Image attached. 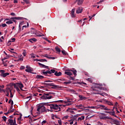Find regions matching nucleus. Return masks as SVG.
Segmentation results:
<instances>
[{
    "instance_id": "nucleus-63",
    "label": "nucleus",
    "mask_w": 125,
    "mask_h": 125,
    "mask_svg": "<svg viewBox=\"0 0 125 125\" xmlns=\"http://www.w3.org/2000/svg\"><path fill=\"white\" fill-rule=\"evenodd\" d=\"M11 40L12 41H11L12 42H15V40H16V39L15 38H12Z\"/></svg>"
},
{
    "instance_id": "nucleus-55",
    "label": "nucleus",
    "mask_w": 125,
    "mask_h": 125,
    "mask_svg": "<svg viewBox=\"0 0 125 125\" xmlns=\"http://www.w3.org/2000/svg\"><path fill=\"white\" fill-rule=\"evenodd\" d=\"M31 58H32V59H35V56H32V55H33V54H31Z\"/></svg>"
},
{
    "instance_id": "nucleus-47",
    "label": "nucleus",
    "mask_w": 125,
    "mask_h": 125,
    "mask_svg": "<svg viewBox=\"0 0 125 125\" xmlns=\"http://www.w3.org/2000/svg\"><path fill=\"white\" fill-rule=\"evenodd\" d=\"M1 26H2V27H5L7 26V24H6V23H2V25H1Z\"/></svg>"
},
{
    "instance_id": "nucleus-39",
    "label": "nucleus",
    "mask_w": 125,
    "mask_h": 125,
    "mask_svg": "<svg viewBox=\"0 0 125 125\" xmlns=\"http://www.w3.org/2000/svg\"><path fill=\"white\" fill-rule=\"evenodd\" d=\"M23 1L24 2H25V3H26V4H29V0H23Z\"/></svg>"
},
{
    "instance_id": "nucleus-62",
    "label": "nucleus",
    "mask_w": 125,
    "mask_h": 125,
    "mask_svg": "<svg viewBox=\"0 0 125 125\" xmlns=\"http://www.w3.org/2000/svg\"><path fill=\"white\" fill-rule=\"evenodd\" d=\"M65 104H66V106H70V105H71V104H68V102H67V103H65Z\"/></svg>"
},
{
    "instance_id": "nucleus-58",
    "label": "nucleus",
    "mask_w": 125,
    "mask_h": 125,
    "mask_svg": "<svg viewBox=\"0 0 125 125\" xmlns=\"http://www.w3.org/2000/svg\"><path fill=\"white\" fill-rule=\"evenodd\" d=\"M11 42H12V41H8V43H7V45L8 46H10V45H11Z\"/></svg>"
},
{
    "instance_id": "nucleus-56",
    "label": "nucleus",
    "mask_w": 125,
    "mask_h": 125,
    "mask_svg": "<svg viewBox=\"0 0 125 125\" xmlns=\"http://www.w3.org/2000/svg\"><path fill=\"white\" fill-rule=\"evenodd\" d=\"M25 69V67L23 66H21V67H20V69L21 70H24Z\"/></svg>"
},
{
    "instance_id": "nucleus-30",
    "label": "nucleus",
    "mask_w": 125,
    "mask_h": 125,
    "mask_svg": "<svg viewBox=\"0 0 125 125\" xmlns=\"http://www.w3.org/2000/svg\"><path fill=\"white\" fill-rule=\"evenodd\" d=\"M22 54H23V57L26 56V51L25 50H23V53H22Z\"/></svg>"
},
{
    "instance_id": "nucleus-61",
    "label": "nucleus",
    "mask_w": 125,
    "mask_h": 125,
    "mask_svg": "<svg viewBox=\"0 0 125 125\" xmlns=\"http://www.w3.org/2000/svg\"><path fill=\"white\" fill-rule=\"evenodd\" d=\"M82 120H83V119L81 117L78 118V121H82Z\"/></svg>"
},
{
    "instance_id": "nucleus-20",
    "label": "nucleus",
    "mask_w": 125,
    "mask_h": 125,
    "mask_svg": "<svg viewBox=\"0 0 125 125\" xmlns=\"http://www.w3.org/2000/svg\"><path fill=\"white\" fill-rule=\"evenodd\" d=\"M55 76H56L57 77H60L61 76H62V74L61 72H58L56 71L55 74H54Z\"/></svg>"
},
{
    "instance_id": "nucleus-45",
    "label": "nucleus",
    "mask_w": 125,
    "mask_h": 125,
    "mask_svg": "<svg viewBox=\"0 0 125 125\" xmlns=\"http://www.w3.org/2000/svg\"><path fill=\"white\" fill-rule=\"evenodd\" d=\"M103 109L104 110H107V111L110 110V109L108 108L107 107H104V108H103Z\"/></svg>"
},
{
    "instance_id": "nucleus-53",
    "label": "nucleus",
    "mask_w": 125,
    "mask_h": 125,
    "mask_svg": "<svg viewBox=\"0 0 125 125\" xmlns=\"http://www.w3.org/2000/svg\"><path fill=\"white\" fill-rule=\"evenodd\" d=\"M52 81L51 80H46L44 81V83H51Z\"/></svg>"
},
{
    "instance_id": "nucleus-57",
    "label": "nucleus",
    "mask_w": 125,
    "mask_h": 125,
    "mask_svg": "<svg viewBox=\"0 0 125 125\" xmlns=\"http://www.w3.org/2000/svg\"><path fill=\"white\" fill-rule=\"evenodd\" d=\"M10 15H11L12 16H16L15 13H10Z\"/></svg>"
},
{
    "instance_id": "nucleus-41",
    "label": "nucleus",
    "mask_w": 125,
    "mask_h": 125,
    "mask_svg": "<svg viewBox=\"0 0 125 125\" xmlns=\"http://www.w3.org/2000/svg\"><path fill=\"white\" fill-rule=\"evenodd\" d=\"M31 41H32L34 42H36L37 40L35 38H32V39H31Z\"/></svg>"
},
{
    "instance_id": "nucleus-26",
    "label": "nucleus",
    "mask_w": 125,
    "mask_h": 125,
    "mask_svg": "<svg viewBox=\"0 0 125 125\" xmlns=\"http://www.w3.org/2000/svg\"><path fill=\"white\" fill-rule=\"evenodd\" d=\"M109 114H110L112 116H114L115 118H117V116L115 115V112L114 111L111 112V113H109Z\"/></svg>"
},
{
    "instance_id": "nucleus-34",
    "label": "nucleus",
    "mask_w": 125,
    "mask_h": 125,
    "mask_svg": "<svg viewBox=\"0 0 125 125\" xmlns=\"http://www.w3.org/2000/svg\"><path fill=\"white\" fill-rule=\"evenodd\" d=\"M48 62V61H47L45 59H41V60L40 61V62Z\"/></svg>"
},
{
    "instance_id": "nucleus-25",
    "label": "nucleus",
    "mask_w": 125,
    "mask_h": 125,
    "mask_svg": "<svg viewBox=\"0 0 125 125\" xmlns=\"http://www.w3.org/2000/svg\"><path fill=\"white\" fill-rule=\"evenodd\" d=\"M105 103H106L107 105H113L112 103L108 101H105Z\"/></svg>"
},
{
    "instance_id": "nucleus-23",
    "label": "nucleus",
    "mask_w": 125,
    "mask_h": 125,
    "mask_svg": "<svg viewBox=\"0 0 125 125\" xmlns=\"http://www.w3.org/2000/svg\"><path fill=\"white\" fill-rule=\"evenodd\" d=\"M55 102L56 103H64V104L67 103L66 101H64L63 100L56 101Z\"/></svg>"
},
{
    "instance_id": "nucleus-21",
    "label": "nucleus",
    "mask_w": 125,
    "mask_h": 125,
    "mask_svg": "<svg viewBox=\"0 0 125 125\" xmlns=\"http://www.w3.org/2000/svg\"><path fill=\"white\" fill-rule=\"evenodd\" d=\"M80 100H85L86 99V97H85V96H83V95H80L79 96Z\"/></svg>"
},
{
    "instance_id": "nucleus-49",
    "label": "nucleus",
    "mask_w": 125,
    "mask_h": 125,
    "mask_svg": "<svg viewBox=\"0 0 125 125\" xmlns=\"http://www.w3.org/2000/svg\"><path fill=\"white\" fill-rule=\"evenodd\" d=\"M10 98H13V95L12 93L11 90H10Z\"/></svg>"
},
{
    "instance_id": "nucleus-8",
    "label": "nucleus",
    "mask_w": 125,
    "mask_h": 125,
    "mask_svg": "<svg viewBox=\"0 0 125 125\" xmlns=\"http://www.w3.org/2000/svg\"><path fill=\"white\" fill-rule=\"evenodd\" d=\"M0 73H1V76L4 78L9 75V73H5V70H0Z\"/></svg>"
},
{
    "instance_id": "nucleus-37",
    "label": "nucleus",
    "mask_w": 125,
    "mask_h": 125,
    "mask_svg": "<svg viewBox=\"0 0 125 125\" xmlns=\"http://www.w3.org/2000/svg\"><path fill=\"white\" fill-rule=\"evenodd\" d=\"M49 71H50V72L52 74V73H56V70L54 69H51L50 70H49Z\"/></svg>"
},
{
    "instance_id": "nucleus-5",
    "label": "nucleus",
    "mask_w": 125,
    "mask_h": 125,
    "mask_svg": "<svg viewBox=\"0 0 125 125\" xmlns=\"http://www.w3.org/2000/svg\"><path fill=\"white\" fill-rule=\"evenodd\" d=\"M37 110L39 112V113H42V112H46V107H45V106L42 105H39L38 106Z\"/></svg>"
},
{
    "instance_id": "nucleus-44",
    "label": "nucleus",
    "mask_w": 125,
    "mask_h": 125,
    "mask_svg": "<svg viewBox=\"0 0 125 125\" xmlns=\"http://www.w3.org/2000/svg\"><path fill=\"white\" fill-rule=\"evenodd\" d=\"M70 14H71V17L72 18H75V13H70Z\"/></svg>"
},
{
    "instance_id": "nucleus-42",
    "label": "nucleus",
    "mask_w": 125,
    "mask_h": 125,
    "mask_svg": "<svg viewBox=\"0 0 125 125\" xmlns=\"http://www.w3.org/2000/svg\"><path fill=\"white\" fill-rule=\"evenodd\" d=\"M35 34L36 35H37V37H42V35L39 34L37 33H35Z\"/></svg>"
},
{
    "instance_id": "nucleus-10",
    "label": "nucleus",
    "mask_w": 125,
    "mask_h": 125,
    "mask_svg": "<svg viewBox=\"0 0 125 125\" xmlns=\"http://www.w3.org/2000/svg\"><path fill=\"white\" fill-rule=\"evenodd\" d=\"M81 116V114H77L76 115H74L73 117V115L70 117L71 118H72V121H75L77 120V118Z\"/></svg>"
},
{
    "instance_id": "nucleus-35",
    "label": "nucleus",
    "mask_w": 125,
    "mask_h": 125,
    "mask_svg": "<svg viewBox=\"0 0 125 125\" xmlns=\"http://www.w3.org/2000/svg\"><path fill=\"white\" fill-rule=\"evenodd\" d=\"M20 117L18 118V121H21V117L22 116V114H20Z\"/></svg>"
},
{
    "instance_id": "nucleus-27",
    "label": "nucleus",
    "mask_w": 125,
    "mask_h": 125,
    "mask_svg": "<svg viewBox=\"0 0 125 125\" xmlns=\"http://www.w3.org/2000/svg\"><path fill=\"white\" fill-rule=\"evenodd\" d=\"M13 23V21H7L6 22V23L8 25H10L11 24Z\"/></svg>"
},
{
    "instance_id": "nucleus-6",
    "label": "nucleus",
    "mask_w": 125,
    "mask_h": 125,
    "mask_svg": "<svg viewBox=\"0 0 125 125\" xmlns=\"http://www.w3.org/2000/svg\"><path fill=\"white\" fill-rule=\"evenodd\" d=\"M8 125L10 124V125H17L16 123V118H14V120L13 121V119H8Z\"/></svg>"
},
{
    "instance_id": "nucleus-31",
    "label": "nucleus",
    "mask_w": 125,
    "mask_h": 125,
    "mask_svg": "<svg viewBox=\"0 0 125 125\" xmlns=\"http://www.w3.org/2000/svg\"><path fill=\"white\" fill-rule=\"evenodd\" d=\"M56 50L57 52L60 53L61 52V50H60V49L59 48H58V47H56Z\"/></svg>"
},
{
    "instance_id": "nucleus-33",
    "label": "nucleus",
    "mask_w": 125,
    "mask_h": 125,
    "mask_svg": "<svg viewBox=\"0 0 125 125\" xmlns=\"http://www.w3.org/2000/svg\"><path fill=\"white\" fill-rule=\"evenodd\" d=\"M99 106L101 109H103L106 107L104 105H100Z\"/></svg>"
},
{
    "instance_id": "nucleus-13",
    "label": "nucleus",
    "mask_w": 125,
    "mask_h": 125,
    "mask_svg": "<svg viewBox=\"0 0 125 125\" xmlns=\"http://www.w3.org/2000/svg\"><path fill=\"white\" fill-rule=\"evenodd\" d=\"M83 7H78L77 10H76V13L77 14H81L82 13V12H83Z\"/></svg>"
},
{
    "instance_id": "nucleus-48",
    "label": "nucleus",
    "mask_w": 125,
    "mask_h": 125,
    "mask_svg": "<svg viewBox=\"0 0 125 125\" xmlns=\"http://www.w3.org/2000/svg\"><path fill=\"white\" fill-rule=\"evenodd\" d=\"M58 124H60V125H62V120H58Z\"/></svg>"
},
{
    "instance_id": "nucleus-24",
    "label": "nucleus",
    "mask_w": 125,
    "mask_h": 125,
    "mask_svg": "<svg viewBox=\"0 0 125 125\" xmlns=\"http://www.w3.org/2000/svg\"><path fill=\"white\" fill-rule=\"evenodd\" d=\"M6 62H9V61H5L4 62H2V64L4 65V67H7V63H6Z\"/></svg>"
},
{
    "instance_id": "nucleus-15",
    "label": "nucleus",
    "mask_w": 125,
    "mask_h": 125,
    "mask_svg": "<svg viewBox=\"0 0 125 125\" xmlns=\"http://www.w3.org/2000/svg\"><path fill=\"white\" fill-rule=\"evenodd\" d=\"M10 19L12 20H22L23 18H21V17H14V18H10Z\"/></svg>"
},
{
    "instance_id": "nucleus-19",
    "label": "nucleus",
    "mask_w": 125,
    "mask_h": 125,
    "mask_svg": "<svg viewBox=\"0 0 125 125\" xmlns=\"http://www.w3.org/2000/svg\"><path fill=\"white\" fill-rule=\"evenodd\" d=\"M51 86H52V88H54V89H56V88H62V87L58 85H55L54 84H53V85H52Z\"/></svg>"
},
{
    "instance_id": "nucleus-59",
    "label": "nucleus",
    "mask_w": 125,
    "mask_h": 125,
    "mask_svg": "<svg viewBox=\"0 0 125 125\" xmlns=\"http://www.w3.org/2000/svg\"><path fill=\"white\" fill-rule=\"evenodd\" d=\"M87 81L89 82L92 83V80H91V79L88 78L87 79Z\"/></svg>"
},
{
    "instance_id": "nucleus-64",
    "label": "nucleus",
    "mask_w": 125,
    "mask_h": 125,
    "mask_svg": "<svg viewBox=\"0 0 125 125\" xmlns=\"http://www.w3.org/2000/svg\"><path fill=\"white\" fill-rule=\"evenodd\" d=\"M93 91L94 92H95V91H99L98 90H97V89H96V88H93Z\"/></svg>"
},
{
    "instance_id": "nucleus-29",
    "label": "nucleus",
    "mask_w": 125,
    "mask_h": 125,
    "mask_svg": "<svg viewBox=\"0 0 125 125\" xmlns=\"http://www.w3.org/2000/svg\"><path fill=\"white\" fill-rule=\"evenodd\" d=\"M16 111V110L15 109H11V110H9L8 111V113H12V112H15Z\"/></svg>"
},
{
    "instance_id": "nucleus-16",
    "label": "nucleus",
    "mask_w": 125,
    "mask_h": 125,
    "mask_svg": "<svg viewBox=\"0 0 125 125\" xmlns=\"http://www.w3.org/2000/svg\"><path fill=\"white\" fill-rule=\"evenodd\" d=\"M44 78H46V77H44L43 76H41V75H38L36 76V79H37V80H42V79H44Z\"/></svg>"
},
{
    "instance_id": "nucleus-54",
    "label": "nucleus",
    "mask_w": 125,
    "mask_h": 125,
    "mask_svg": "<svg viewBox=\"0 0 125 125\" xmlns=\"http://www.w3.org/2000/svg\"><path fill=\"white\" fill-rule=\"evenodd\" d=\"M69 92H70L71 93H75L76 91L74 90L70 89Z\"/></svg>"
},
{
    "instance_id": "nucleus-50",
    "label": "nucleus",
    "mask_w": 125,
    "mask_h": 125,
    "mask_svg": "<svg viewBox=\"0 0 125 125\" xmlns=\"http://www.w3.org/2000/svg\"><path fill=\"white\" fill-rule=\"evenodd\" d=\"M21 25H19V31H18V33H20L21 31Z\"/></svg>"
},
{
    "instance_id": "nucleus-51",
    "label": "nucleus",
    "mask_w": 125,
    "mask_h": 125,
    "mask_svg": "<svg viewBox=\"0 0 125 125\" xmlns=\"http://www.w3.org/2000/svg\"><path fill=\"white\" fill-rule=\"evenodd\" d=\"M68 79L70 80H75V79L74 78V77H70Z\"/></svg>"
},
{
    "instance_id": "nucleus-43",
    "label": "nucleus",
    "mask_w": 125,
    "mask_h": 125,
    "mask_svg": "<svg viewBox=\"0 0 125 125\" xmlns=\"http://www.w3.org/2000/svg\"><path fill=\"white\" fill-rule=\"evenodd\" d=\"M75 8L72 9V10H71V13L75 14Z\"/></svg>"
},
{
    "instance_id": "nucleus-3",
    "label": "nucleus",
    "mask_w": 125,
    "mask_h": 125,
    "mask_svg": "<svg viewBox=\"0 0 125 125\" xmlns=\"http://www.w3.org/2000/svg\"><path fill=\"white\" fill-rule=\"evenodd\" d=\"M73 73L74 75V77L77 76V70H71V69H67L65 70V72H64V74L68 75V76H71L72 75V73Z\"/></svg>"
},
{
    "instance_id": "nucleus-1",
    "label": "nucleus",
    "mask_w": 125,
    "mask_h": 125,
    "mask_svg": "<svg viewBox=\"0 0 125 125\" xmlns=\"http://www.w3.org/2000/svg\"><path fill=\"white\" fill-rule=\"evenodd\" d=\"M54 95L55 93H53L52 92H49L48 93H43L42 96L41 97V99L43 100H50L53 98V96H51V95Z\"/></svg>"
},
{
    "instance_id": "nucleus-12",
    "label": "nucleus",
    "mask_w": 125,
    "mask_h": 125,
    "mask_svg": "<svg viewBox=\"0 0 125 125\" xmlns=\"http://www.w3.org/2000/svg\"><path fill=\"white\" fill-rule=\"evenodd\" d=\"M41 72H42L41 74L43 75V76H45V77L46 76L50 77L51 76V75H48V74L45 71V70H42L41 71Z\"/></svg>"
},
{
    "instance_id": "nucleus-7",
    "label": "nucleus",
    "mask_w": 125,
    "mask_h": 125,
    "mask_svg": "<svg viewBox=\"0 0 125 125\" xmlns=\"http://www.w3.org/2000/svg\"><path fill=\"white\" fill-rule=\"evenodd\" d=\"M110 124H111V125L114 124L115 125H120V121L115 119H112V121H111Z\"/></svg>"
},
{
    "instance_id": "nucleus-32",
    "label": "nucleus",
    "mask_w": 125,
    "mask_h": 125,
    "mask_svg": "<svg viewBox=\"0 0 125 125\" xmlns=\"http://www.w3.org/2000/svg\"><path fill=\"white\" fill-rule=\"evenodd\" d=\"M56 58V57H48V58H47V59L49 60H55Z\"/></svg>"
},
{
    "instance_id": "nucleus-52",
    "label": "nucleus",
    "mask_w": 125,
    "mask_h": 125,
    "mask_svg": "<svg viewBox=\"0 0 125 125\" xmlns=\"http://www.w3.org/2000/svg\"><path fill=\"white\" fill-rule=\"evenodd\" d=\"M24 23V21L21 22L19 24V26H21L23 25V24Z\"/></svg>"
},
{
    "instance_id": "nucleus-14",
    "label": "nucleus",
    "mask_w": 125,
    "mask_h": 125,
    "mask_svg": "<svg viewBox=\"0 0 125 125\" xmlns=\"http://www.w3.org/2000/svg\"><path fill=\"white\" fill-rule=\"evenodd\" d=\"M83 2V0H76L75 3H77L78 5H81Z\"/></svg>"
},
{
    "instance_id": "nucleus-22",
    "label": "nucleus",
    "mask_w": 125,
    "mask_h": 125,
    "mask_svg": "<svg viewBox=\"0 0 125 125\" xmlns=\"http://www.w3.org/2000/svg\"><path fill=\"white\" fill-rule=\"evenodd\" d=\"M66 111L69 112L70 113L72 114H75V112H74V111H73V110H72L71 109H70L69 108H68V109L66 110Z\"/></svg>"
},
{
    "instance_id": "nucleus-11",
    "label": "nucleus",
    "mask_w": 125,
    "mask_h": 125,
    "mask_svg": "<svg viewBox=\"0 0 125 125\" xmlns=\"http://www.w3.org/2000/svg\"><path fill=\"white\" fill-rule=\"evenodd\" d=\"M42 84L44 85H45V87H48V86H52L53 85H54V83H43Z\"/></svg>"
},
{
    "instance_id": "nucleus-18",
    "label": "nucleus",
    "mask_w": 125,
    "mask_h": 125,
    "mask_svg": "<svg viewBox=\"0 0 125 125\" xmlns=\"http://www.w3.org/2000/svg\"><path fill=\"white\" fill-rule=\"evenodd\" d=\"M101 86H102V84H96L95 86V88H99L100 90H102L103 87H101Z\"/></svg>"
},
{
    "instance_id": "nucleus-36",
    "label": "nucleus",
    "mask_w": 125,
    "mask_h": 125,
    "mask_svg": "<svg viewBox=\"0 0 125 125\" xmlns=\"http://www.w3.org/2000/svg\"><path fill=\"white\" fill-rule=\"evenodd\" d=\"M71 81H69V82H64V84H71Z\"/></svg>"
},
{
    "instance_id": "nucleus-38",
    "label": "nucleus",
    "mask_w": 125,
    "mask_h": 125,
    "mask_svg": "<svg viewBox=\"0 0 125 125\" xmlns=\"http://www.w3.org/2000/svg\"><path fill=\"white\" fill-rule=\"evenodd\" d=\"M2 119H3L4 122H6V121H7V117H6L5 116H2Z\"/></svg>"
},
{
    "instance_id": "nucleus-9",
    "label": "nucleus",
    "mask_w": 125,
    "mask_h": 125,
    "mask_svg": "<svg viewBox=\"0 0 125 125\" xmlns=\"http://www.w3.org/2000/svg\"><path fill=\"white\" fill-rule=\"evenodd\" d=\"M26 68L27 69H25V72H27V73H31L33 71V68L29 65L26 66Z\"/></svg>"
},
{
    "instance_id": "nucleus-17",
    "label": "nucleus",
    "mask_w": 125,
    "mask_h": 125,
    "mask_svg": "<svg viewBox=\"0 0 125 125\" xmlns=\"http://www.w3.org/2000/svg\"><path fill=\"white\" fill-rule=\"evenodd\" d=\"M39 65H40V66H41L42 68H47V69H48V66H46L44 64H42L41 63L39 62L38 63Z\"/></svg>"
},
{
    "instance_id": "nucleus-60",
    "label": "nucleus",
    "mask_w": 125,
    "mask_h": 125,
    "mask_svg": "<svg viewBox=\"0 0 125 125\" xmlns=\"http://www.w3.org/2000/svg\"><path fill=\"white\" fill-rule=\"evenodd\" d=\"M46 123V121H43L42 122V125H43Z\"/></svg>"
},
{
    "instance_id": "nucleus-28",
    "label": "nucleus",
    "mask_w": 125,
    "mask_h": 125,
    "mask_svg": "<svg viewBox=\"0 0 125 125\" xmlns=\"http://www.w3.org/2000/svg\"><path fill=\"white\" fill-rule=\"evenodd\" d=\"M62 53L64 56L67 55V53L65 50H62Z\"/></svg>"
},
{
    "instance_id": "nucleus-46",
    "label": "nucleus",
    "mask_w": 125,
    "mask_h": 125,
    "mask_svg": "<svg viewBox=\"0 0 125 125\" xmlns=\"http://www.w3.org/2000/svg\"><path fill=\"white\" fill-rule=\"evenodd\" d=\"M46 73H47L48 74H52V73L51 72V71H50V70H46V71H45Z\"/></svg>"
},
{
    "instance_id": "nucleus-40",
    "label": "nucleus",
    "mask_w": 125,
    "mask_h": 125,
    "mask_svg": "<svg viewBox=\"0 0 125 125\" xmlns=\"http://www.w3.org/2000/svg\"><path fill=\"white\" fill-rule=\"evenodd\" d=\"M42 57H44L46 58H48L49 57V56H48V54H46L42 55Z\"/></svg>"
},
{
    "instance_id": "nucleus-4",
    "label": "nucleus",
    "mask_w": 125,
    "mask_h": 125,
    "mask_svg": "<svg viewBox=\"0 0 125 125\" xmlns=\"http://www.w3.org/2000/svg\"><path fill=\"white\" fill-rule=\"evenodd\" d=\"M14 88H16V90H17L18 92L20 91L19 88L21 90L23 91V90L22 89L23 87V85L21 83H16V84H14Z\"/></svg>"
},
{
    "instance_id": "nucleus-2",
    "label": "nucleus",
    "mask_w": 125,
    "mask_h": 125,
    "mask_svg": "<svg viewBox=\"0 0 125 125\" xmlns=\"http://www.w3.org/2000/svg\"><path fill=\"white\" fill-rule=\"evenodd\" d=\"M48 106H50V109L57 110L54 111L55 112H58L61 111L62 104H48Z\"/></svg>"
}]
</instances>
